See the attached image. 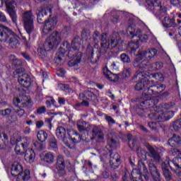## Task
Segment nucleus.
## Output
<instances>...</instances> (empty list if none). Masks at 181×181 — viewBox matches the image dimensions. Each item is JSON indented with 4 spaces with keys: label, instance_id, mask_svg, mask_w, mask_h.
Returning a JSON list of instances; mask_svg holds the SVG:
<instances>
[{
    "label": "nucleus",
    "instance_id": "nucleus-29",
    "mask_svg": "<svg viewBox=\"0 0 181 181\" xmlns=\"http://www.w3.org/2000/svg\"><path fill=\"white\" fill-rule=\"evenodd\" d=\"M181 144V137L179 135L173 134L171 139L168 140V144L172 148L179 146Z\"/></svg>",
    "mask_w": 181,
    "mask_h": 181
},
{
    "label": "nucleus",
    "instance_id": "nucleus-64",
    "mask_svg": "<svg viewBox=\"0 0 181 181\" xmlns=\"http://www.w3.org/2000/svg\"><path fill=\"white\" fill-rule=\"evenodd\" d=\"M32 124H33V122H32V120L26 121V124L27 125H32Z\"/></svg>",
    "mask_w": 181,
    "mask_h": 181
},
{
    "label": "nucleus",
    "instance_id": "nucleus-43",
    "mask_svg": "<svg viewBox=\"0 0 181 181\" xmlns=\"http://www.w3.org/2000/svg\"><path fill=\"white\" fill-rule=\"evenodd\" d=\"M177 163H175L174 161H170V164L173 165L175 166V168H177V169H181V158H178L177 159Z\"/></svg>",
    "mask_w": 181,
    "mask_h": 181
},
{
    "label": "nucleus",
    "instance_id": "nucleus-38",
    "mask_svg": "<svg viewBox=\"0 0 181 181\" xmlns=\"http://www.w3.org/2000/svg\"><path fill=\"white\" fill-rule=\"evenodd\" d=\"M127 139L129 141V146L131 149H134L137 145V141L136 139H132V134L127 135Z\"/></svg>",
    "mask_w": 181,
    "mask_h": 181
},
{
    "label": "nucleus",
    "instance_id": "nucleus-57",
    "mask_svg": "<svg viewBox=\"0 0 181 181\" xmlns=\"http://www.w3.org/2000/svg\"><path fill=\"white\" fill-rule=\"evenodd\" d=\"M107 94H108V96H109L112 100H115V95H114V94H112V92H111V90H107Z\"/></svg>",
    "mask_w": 181,
    "mask_h": 181
},
{
    "label": "nucleus",
    "instance_id": "nucleus-36",
    "mask_svg": "<svg viewBox=\"0 0 181 181\" xmlns=\"http://www.w3.org/2000/svg\"><path fill=\"white\" fill-rule=\"evenodd\" d=\"M37 137L40 142H45L47 139V133L45 130H40L37 134Z\"/></svg>",
    "mask_w": 181,
    "mask_h": 181
},
{
    "label": "nucleus",
    "instance_id": "nucleus-45",
    "mask_svg": "<svg viewBox=\"0 0 181 181\" xmlns=\"http://www.w3.org/2000/svg\"><path fill=\"white\" fill-rule=\"evenodd\" d=\"M105 118L107 122V123L109 124V125H114V124H115V120H114V119H112L111 116H108L107 115H105Z\"/></svg>",
    "mask_w": 181,
    "mask_h": 181
},
{
    "label": "nucleus",
    "instance_id": "nucleus-26",
    "mask_svg": "<svg viewBox=\"0 0 181 181\" xmlns=\"http://www.w3.org/2000/svg\"><path fill=\"white\" fill-rule=\"evenodd\" d=\"M103 74L110 81H118V75L112 74L107 66L103 68Z\"/></svg>",
    "mask_w": 181,
    "mask_h": 181
},
{
    "label": "nucleus",
    "instance_id": "nucleus-5",
    "mask_svg": "<svg viewBox=\"0 0 181 181\" xmlns=\"http://www.w3.org/2000/svg\"><path fill=\"white\" fill-rule=\"evenodd\" d=\"M19 36L5 25H0V42L7 43L12 49L19 46Z\"/></svg>",
    "mask_w": 181,
    "mask_h": 181
},
{
    "label": "nucleus",
    "instance_id": "nucleus-54",
    "mask_svg": "<svg viewBox=\"0 0 181 181\" xmlns=\"http://www.w3.org/2000/svg\"><path fill=\"white\" fill-rule=\"evenodd\" d=\"M43 125H45V122H43V121L40 120L36 122V127L37 128H38V129H40V127H42Z\"/></svg>",
    "mask_w": 181,
    "mask_h": 181
},
{
    "label": "nucleus",
    "instance_id": "nucleus-61",
    "mask_svg": "<svg viewBox=\"0 0 181 181\" xmlns=\"http://www.w3.org/2000/svg\"><path fill=\"white\" fill-rule=\"evenodd\" d=\"M24 134H30V128L27 127V128L24 130Z\"/></svg>",
    "mask_w": 181,
    "mask_h": 181
},
{
    "label": "nucleus",
    "instance_id": "nucleus-15",
    "mask_svg": "<svg viewBox=\"0 0 181 181\" xmlns=\"http://www.w3.org/2000/svg\"><path fill=\"white\" fill-rule=\"evenodd\" d=\"M5 4L8 14L11 18V21H13V23L16 25V22L18 21V15L16 14V11H15V8L18 6V4L15 1V0H5Z\"/></svg>",
    "mask_w": 181,
    "mask_h": 181
},
{
    "label": "nucleus",
    "instance_id": "nucleus-10",
    "mask_svg": "<svg viewBox=\"0 0 181 181\" xmlns=\"http://www.w3.org/2000/svg\"><path fill=\"white\" fill-rule=\"evenodd\" d=\"M145 148H146L148 153L145 150H141L139 153V157L141 159V160H146V155H148L150 158L153 159L154 162H159L160 160V155L156 152V150L151 146V144L146 143L144 144Z\"/></svg>",
    "mask_w": 181,
    "mask_h": 181
},
{
    "label": "nucleus",
    "instance_id": "nucleus-8",
    "mask_svg": "<svg viewBox=\"0 0 181 181\" xmlns=\"http://www.w3.org/2000/svg\"><path fill=\"white\" fill-rule=\"evenodd\" d=\"M22 165L19 163H14L11 165V175L12 176H17V181H28L30 177V172L25 170L24 172Z\"/></svg>",
    "mask_w": 181,
    "mask_h": 181
},
{
    "label": "nucleus",
    "instance_id": "nucleus-52",
    "mask_svg": "<svg viewBox=\"0 0 181 181\" xmlns=\"http://www.w3.org/2000/svg\"><path fill=\"white\" fill-rule=\"evenodd\" d=\"M153 78H156V80H160L162 78V77H163V75H162V74H154L153 75Z\"/></svg>",
    "mask_w": 181,
    "mask_h": 181
},
{
    "label": "nucleus",
    "instance_id": "nucleus-21",
    "mask_svg": "<svg viewBox=\"0 0 181 181\" xmlns=\"http://www.w3.org/2000/svg\"><path fill=\"white\" fill-rule=\"evenodd\" d=\"M57 173H64L66 164L64 163V158L62 155H59L57 159Z\"/></svg>",
    "mask_w": 181,
    "mask_h": 181
},
{
    "label": "nucleus",
    "instance_id": "nucleus-14",
    "mask_svg": "<svg viewBox=\"0 0 181 181\" xmlns=\"http://www.w3.org/2000/svg\"><path fill=\"white\" fill-rule=\"evenodd\" d=\"M23 22H24V28L28 35H30L33 30H35V27L33 25V15L32 11H25L22 16Z\"/></svg>",
    "mask_w": 181,
    "mask_h": 181
},
{
    "label": "nucleus",
    "instance_id": "nucleus-24",
    "mask_svg": "<svg viewBox=\"0 0 181 181\" xmlns=\"http://www.w3.org/2000/svg\"><path fill=\"white\" fill-rule=\"evenodd\" d=\"M162 25L163 28H176V22H175V18H170L168 16H165L162 20Z\"/></svg>",
    "mask_w": 181,
    "mask_h": 181
},
{
    "label": "nucleus",
    "instance_id": "nucleus-34",
    "mask_svg": "<svg viewBox=\"0 0 181 181\" xmlns=\"http://www.w3.org/2000/svg\"><path fill=\"white\" fill-rule=\"evenodd\" d=\"M6 141H8V135L5 133H0V149H5Z\"/></svg>",
    "mask_w": 181,
    "mask_h": 181
},
{
    "label": "nucleus",
    "instance_id": "nucleus-23",
    "mask_svg": "<svg viewBox=\"0 0 181 181\" xmlns=\"http://www.w3.org/2000/svg\"><path fill=\"white\" fill-rule=\"evenodd\" d=\"M92 135L95 138V139H98V141H103L104 139V133L101 128L98 126H95L92 129Z\"/></svg>",
    "mask_w": 181,
    "mask_h": 181
},
{
    "label": "nucleus",
    "instance_id": "nucleus-48",
    "mask_svg": "<svg viewBox=\"0 0 181 181\" xmlns=\"http://www.w3.org/2000/svg\"><path fill=\"white\" fill-rule=\"evenodd\" d=\"M15 152L17 155H21L22 153V148H21V146H19V144L16 145Z\"/></svg>",
    "mask_w": 181,
    "mask_h": 181
},
{
    "label": "nucleus",
    "instance_id": "nucleus-51",
    "mask_svg": "<svg viewBox=\"0 0 181 181\" xmlns=\"http://www.w3.org/2000/svg\"><path fill=\"white\" fill-rule=\"evenodd\" d=\"M58 103L59 105H64L66 104V99L64 98H58Z\"/></svg>",
    "mask_w": 181,
    "mask_h": 181
},
{
    "label": "nucleus",
    "instance_id": "nucleus-30",
    "mask_svg": "<svg viewBox=\"0 0 181 181\" xmlns=\"http://www.w3.org/2000/svg\"><path fill=\"white\" fill-rule=\"evenodd\" d=\"M64 54H67L66 51L64 49V48H63V47H61V50L59 51V54H57V57L54 59V62L57 64V66H60V64H62V60H63V56H64Z\"/></svg>",
    "mask_w": 181,
    "mask_h": 181
},
{
    "label": "nucleus",
    "instance_id": "nucleus-60",
    "mask_svg": "<svg viewBox=\"0 0 181 181\" xmlns=\"http://www.w3.org/2000/svg\"><path fill=\"white\" fill-rule=\"evenodd\" d=\"M156 69L158 70L160 69V68L162 67V63L160 62H156Z\"/></svg>",
    "mask_w": 181,
    "mask_h": 181
},
{
    "label": "nucleus",
    "instance_id": "nucleus-35",
    "mask_svg": "<svg viewBox=\"0 0 181 181\" xmlns=\"http://www.w3.org/2000/svg\"><path fill=\"white\" fill-rule=\"evenodd\" d=\"M21 141V145L23 151H28V148H29V145H30V139L28 137H23Z\"/></svg>",
    "mask_w": 181,
    "mask_h": 181
},
{
    "label": "nucleus",
    "instance_id": "nucleus-55",
    "mask_svg": "<svg viewBox=\"0 0 181 181\" xmlns=\"http://www.w3.org/2000/svg\"><path fill=\"white\" fill-rule=\"evenodd\" d=\"M170 2L171 5H173L174 6H177V5L180 4L179 0H170Z\"/></svg>",
    "mask_w": 181,
    "mask_h": 181
},
{
    "label": "nucleus",
    "instance_id": "nucleus-18",
    "mask_svg": "<svg viewBox=\"0 0 181 181\" xmlns=\"http://www.w3.org/2000/svg\"><path fill=\"white\" fill-rule=\"evenodd\" d=\"M56 25H57V17H52L45 21L44 28L42 29L44 35L50 33V32L56 28Z\"/></svg>",
    "mask_w": 181,
    "mask_h": 181
},
{
    "label": "nucleus",
    "instance_id": "nucleus-7",
    "mask_svg": "<svg viewBox=\"0 0 181 181\" xmlns=\"http://www.w3.org/2000/svg\"><path fill=\"white\" fill-rule=\"evenodd\" d=\"M117 146H118V142L112 139H109L108 144L106 146V148L110 153V165L112 169H117L121 163L119 161V154L111 152V151H112V149H115Z\"/></svg>",
    "mask_w": 181,
    "mask_h": 181
},
{
    "label": "nucleus",
    "instance_id": "nucleus-20",
    "mask_svg": "<svg viewBox=\"0 0 181 181\" xmlns=\"http://www.w3.org/2000/svg\"><path fill=\"white\" fill-rule=\"evenodd\" d=\"M56 135L59 139L62 141V142H64L65 145L70 146V144H69V142H67V137L66 136V129H64V127H59L56 129Z\"/></svg>",
    "mask_w": 181,
    "mask_h": 181
},
{
    "label": "nucleus",
    "instance_id": "nucleus-32",
    "mask_svg": "<svg viewBox=\"0 0 181 181\" xmlns=\"http://www.w3.org/2000/svg\"><path fill=\"white\" fill-rule=\"evenodd\" d=\"M55 156L52 152L46 153L44 156L43 160L45 163H53L54 162Z\"/></svg>",
    "mask_w": 181,
    "mask_h": 181
},
{
    "label": "nucleus",
    "instance_id": "nucleus-53",
    "mask_svg": "<svg viewBox=\"0 0 181 181\" xmlns=\"http://www.w3.org/2000/svg\"><path fill=\"white\" fill-rule=\"evenodd\" d=\"M0 22H6V17L1 11H0Z\"/></svg>",
    "mask_w": 181,
    "mask_h": 181
},
{
    "label": "nucleus",
    "instance_id": "nucleus-4",
    "mask_svg": "<svg viewBox=\"0 0 181 181\" xmlns=\"http://www.w3.org/2000/svg\"><path fill=\"white\" fill-rule=\"evenodd\" d=\"M13 104L16 105L15 108L12 110L11 108H6L1 110V115L4 117L6 115H11V112H13L16 117L20 118L25 115V110L22 108H29L32 105L30 97L26 95H22L13 99Z\"/></svg>",
    "mask_w": 181,
    "mask_h": 181
},
{
    "label": "nucleus",
    "instance_id": "nucleus-25",
    "mask_svg": "<svg viewBox=\"0 0 181 181\" xmlns=\"http://www.w3.org/2000/svg\"><path fill=\"white\" fill-rule=\"evenodd\" d=\"M47 12L52 14V8L47 7V8H42L37 15V21L38 23H42L43 22V18L45 15H47Z\"/></svg>",
    "mask_w": 181,
    "mask_h": 181
},
{
    "label": "nucleus",
    "instance_id": "nucleus-22",
    "mask_svg": "<svg viewBox=\"0 0 181 181\" xmlns=\"http://www.w3.org/2000/svg\"><path fill=\"white\" fill-rule=\"evenodd\" d=\"M148 169L150 173H151V176L155 181H160V173L158 171V168L153 163H148Z\"/></svg>",
    "mask_w": 181,
    "mask_h": 181
},
{
    "label": "nucleus",
    "instance_id": "nucleus-3",
    "mask_svg": "<svg viewBox=\"0 0 181 181\" xmlns=\"http://www.w3.org/2000/svg\"><path fill=\"white\" fill-rule=\"evenodd\" d=\"M81 46V38L75 37L71 45L68 41H64L62 45L64 50L66 51L67 56L72 59L68 62L69 67H76L81 62V52H78Z\"/></svg>",
    "mask_w": 181,
    "mask_h": 181
},
{
    "label": "nucleus",
    "instance_id": "nucleus-6",
    "mask_svg": "<svg viewBox=\"0 0 181 181\" xmlns=\"http://www.w3.org/2000/svg\"><path fill=\"white\" fill-rule=\"evenodd\" d=\"M101 38V53H107L111 49L117 47L118 43L121 42V37L118 33H113L109 37L107 38V35L103 34Z\"/></svg>",
    "mask_w": 181,
    "mask_h": 181
},
{
    "label": "nucleus",
    "instance_id": "nucleus-42",
    "mask_svg": "<svg viewBox=\"0 0 181 181\" xmlns=\"http://www.w3.org/2000/svg\"><path fill=\"white\" fill-rule=\"evenodd\" d=\"M49 146L50 148H52V149H57V141L56 140V138L53 137L51 139Z\"/></svg>",
    "mask_w": 181,
    "mask_h": 181
},
{
    "label": "nucleus",
    "instance_id": "nucleus-59",
    "mask_svg": "<svg viewBox=\"0 0 181 181\" xmlns=\"http://www.w3.org/2000/svg\"><path fill=\"white\" fill-rule=\"evenodd\" d=\"M118 21H119V17H118V16L113 17L112 22H114V23H117Z\"/></svg>",
    "mask_w": 181,
    "mask_h": 181
},
{
    "label": "nucleus",
    "instance_id": "nucleus-2",
    "mask_svg": "<svg viewBox=\"0 0 181 181\" xmlns=\"http://www.w3.org/2000/svg\"><path fill=\"white\" fill-rule=\"evenodd\" d=\"M138 47H139L138 42H131L128 45L129 52L131 53V54L136 56L134 61V67H139V69H145V67H146V64H145V61L141 60H143V59H145V60H151V59L156 56L158 50L156 49H151L146 52L139 51L138 54H136V49H138Z\"/></svg>",
    "mask_w": 181,
    "mask_h": 181
},
{
    "label": "nucleus",
    "instance_id": "nucleus-47",
    "mask_svg": "<svg viewBox=\"0 0 181 181\" xmlns=\"http://www.w3.org/2000/svg\"><path fill=\"white\" fill-rule=\"evenodd\" d=\"M45 112H46V107L45 106H42L40 107H39L38 109H37V114L38 115H42V114H45Z\"/></svg>",
    "mask_w": 181,
    "mask_h": 181
},
{
    "label": "nucleus",
    "instance_id": "nucleus-12",
    "mask_svg": "<svg viewBox=\"0 0 181 181\" xmlns=\"http://www.w3.org/2000/svg\"><path fill=\"white\" fill-rule=\"evenodd\" d=\"M133 83H137L134 86L135 90L141 91L146 87H148L150 84L148 78L145 77V74L143 71L137 73L132 78Z\"/></svg>",
    "mask_w": 181,
    "mask_h": 181
},
{
    "label": "nucleus",
    "instance_id": "nucleus-56",
    "mask_svg": "<svg viewBox=\"0 0 181 181\" xmlns=\"http://www.w3.org/2000/svg\"><path fill=\"white\" fill-rule=\"evenodd\" d=\"M13 136L14 141H16V142H18V141H19V138H21L19 133H14L13 134Z\"/></svg>",
    "mask_w": 181,
    "mask_h": 181
},
{
    "label": "nucleus",
    "instance_id": "nucleus-17",
    "mask_svg": "<svg viewBox=\"0 0 181 181\" xmlns=\"http://www.w3.org/2000/svg\"><path fill=\"white\" fill-rule=\"evenodd\" d=\"M144 170L143 173H146L148 170L145 167V164L142 162H139L138 169L134 168L132 172V177L133 181H143L142 180V174L141 170Z\"/></svg>",
    "mask_w": 181,
    "mask_h": 181
},
{
    "label": "nucleus",
    "instance_id": "nucleus-46",
    "mask_svg": "<svg viewBox=\"0 0 181 181\" xmlns=\"http://www.w3.org/2000/svg\"><path fill=\"white\" fill-rule=\"evenodd\" d=\"M88 105H90V103H88V101L84 100L80 103H76L77 107H83V106L88 107Z\"/></svg>",
    "mask_w": 181,
    "mask_h": 181
},
{
    "label": "nucleus",
    "instance_id": "nucleus-58",
    "mask_svg": "<svg viewBox=\"0 0 181 181\" xmlns=\"http://www.w3.org/2000/svg\"><path fill=\"white\" fill-rule=\"evenodd\" d=\"M23 57H25L26 60H30V57L29 56V54L25 53V52H23L21 53Z\"/></svg>",
    "mask_w": 181,
    "mask_h": 181
},
{
    "label": "nucleus",
    "instance_id": "nucleus-11",
    "mask_svg": "<svg viewBox=\"0 0 181 181\" xmlns=\"http://www.w3.org/2000/svg\"><path fill=\"white\" fill-rule=\"evenodd\" d=\"M158 0H146V3L148 4V6H151V10L152 11L153 13L157 18L160 19L163 18L165 15H166L167 8L165 6H162L159 5Z\"/></svg>",
    "mask_w": 181,
    "mask_h": 181
},
{
    "label": "nucleus",
    "instance_id": "nucleus-41",
    "mask_svg": "<svg viewBox=\"0 0 181 181\" xmlns=\"http://www.w3.org/2000/svg\"><path fill=\"white\" fill-rule=\"evenodd\" d=\"M120 59L123 62V63H129L131 62V59L129 56L127 54H122L120 55Z\"/></svg>",
    "mask_w": 181,
    "mask_h": 181
},
{
    "label": "nucleus",
    "instance_id": "nucleus-63",
    "mask_svg": "<svg viewBox=\"0 0 181 181\" xmlns=\"http://www.w3.org/2000/svg\"><path fill=\"white\" fill-rule=\"evenodd\" d=\"M112 67L113 69H117V63L116 62H112Z\"/></svg>",
    "mask_w": 181,
    "mask_h": 181
},
{
    "label": "nucleus",
    "instance_id": "nucleus-31",
    "mask_svg": "<svg viewBox=\"0 0 181 181\" xmlns=\"http://www.w3.org/2000/svg\"><path fill=\"white\" fill-rule=\"evenodd\" d=\"M84 95L86 97H88V100H91L92 101H94V100H95L97 98V95H95V94H94V93H93L90 90H85L84 93L79 94L80 98H83V97H84Z\"/></svg>",
    "mask_w": 181,
    "mask_h": 181
},
{
    "label": "nucleus",
    "instance_id": "nucleus-13",
    "mask_svg": "<svg viewBox=\"0 0 181 181\" xmlns=\"http://www.w3.org/2000/svg\"><path fill=\"white\" fill-rule=\"evenodd\" d=\"M23 71H25V69L20 67L13 72V75L18 74V81L19 84L25 88H29L30 84H32V79H30V76L28 74H23Z\"/></svg>",
    "mask_w": 181,
    "mask_h": 181
},
{
    "label": "nucleus",
    "instance_id": "nucleus-1",
    "mask_svg": "<svg viewBox=\"0 0 181 181\" xmlns=\"http://www.w3.org/2000/svg\"><path fill=\"white\" fill-rule=\"evenodd\" d=\"M166 86L163 84H157L153 86H150L145 89L143 93V97L145 101L141 102L139 105V109L137 110L138 114L141 117H145V112H148V118L150 119H156L160 121V122H163L164 121H168L170 119L175 115V112L171 111L175 107V103H163L160 106L156 107L155 105L158 103V100H155V98H151L152 94H160L162 91L165 90Z\"/></svg>",
    "mask_w": 181,
    "mask_h": 181
},
{
    "label": "nucleus",
    "instance_id": "nucleus-28",
    "mask_svg": "<svg viewBox=\"0 0 181 181\" xmlns=\"http://www.w3.org/2000/svg\"><path fill=\"white\" fill-rule=\"evenodd\" d=\"M25 151V154L24 156L25 160H26L28 163H33L36 156V154H35V151L32 149H28Z\"/></svg>",
    "mask_w": 181,
    "mask_h": 181
},
{
    "label": "nucleus",
    "instance_id": "nucleus-19",
    "mask_svg": "<svg viewBox=\"0 0 181 181\" xmlns=\"http://www.w3.org/2000/svg\"><path fill=\"white\" fill-rule=\"evenodd\" d=\"M161 168L166 180H172V173L169 171V168L172 169L170 161L168 159L163 161L161 164Z\"/></svg>",
    "mask_w": 181,
    "mask_h": 181
},
{
    "label": "nucleus",
    "instance_id": "nucleus-49",
    "mask_svg": "<svg viewBox=\"0 0 181 181\" xmlns=\"http://www.w3.org/2000/svg\"><path fill=\"white\" fill-rule=\"evenodd\" d=\"M101 177H103L104 179H107V178L110 177V173L108 172L107 170L102 172Z\"/></svg>",
    "mask_w": 181,
    "mask_h": 181
},
{
    "label": "nucleus",
    "instance_id": "nucleus-27",
    "mask_svg": "<svg viewBox=\"0 0 181 181\" xmlns=\"http://www.w3.org/2000/svg\"><path fill=\"white\" fill-rule=\"evenodd\" d=\"M76 125L80 132H83V131H89L91 129V126L90 124L83 120H78L76 123Z\"/></svg>",
    "mask_w": 181,
    "mask_h": 181
},
{
    "label": "nucleus",
    "instance_id": "nucleus-44",
    "mask_svg": "<svg viewBox=\"0 0 181 181\" xmlns=\"http://www.w3.org/2000/svg\"><path fill=\"white\" fill-rule=\"evenodd\" d=\"M169 153L172 156H177V155H181L180 151L177 148H171V150L169 151Z\"/></svg>",
    "mask_w": 181,
    "mask_h": 181
},
{
    "label": "nucleus",
    "instance_id": "nucleus-62",
    "mask_svg": "<svg viewBox=\"0 0 181 181\" xmlns=\"http://www.w3.org/2000/svg\"><path fill=\"white\" fill-rule=\"evenodd\" d=\"M140 129H141V131H144V132H146L148 131V129H146V127L144 126H140Z\"/></svg>",
    "mask_w": 181,
    "mask_h": 181
},
{
    "label": "nucleus",
    "instance_id": "nucleus-37",
    "mask_svg": "<svg viewBox=\"0 0 181 181\" xmlns=\"http://www.w3.org/2000/svg\"><path fill=\"white\" fill-rule=\"evenodd\" d=\"M9 61L13 64V66H22V61L16 58L13 54L9 56Z\"/></svg>",
    "mask_w": 181,
    "mask_h": 181
},
{
    "label": "nucleus",
    "instance_id": "nucleus-40",
    "mask_svg": "<svg viewBox=\"0 0 181 181\" xmlns=\"http://www.w3.org/2000/svg\"><path fill=\"white\" fill-rule=\"evenodd\" d=\"M49 99L46 101V105L48 108H52V105L56 106V100L52 97H49Z\"/></svg>",
    "mask_w": 181,
    "mask_h": 181
},
{
    "label": "nucleus",
    "instance_id": "nucleus-9",
    "mask_svg": "<svg viewBox=\"0 0 181 181\" xmlns=\"http://www.w3.org/2000/svg\"><path fill=\"white\" fill-rule=\"evenodd\" d=\"M62 42L61 34L59 32L52 33L46 40L44 44V50L45 52H50L52 49L57 47Z\"/></svg>",
    "mask_w": 181,
    "mask_h": 181
},
{
    "label": "nucleus",
    "instance_id": "nucleus-16",
    "mask_svg": "<svg viewBox=\"0 0 181 181\" xmlns=\"http://www.w3.org/2000/svg\"><path fill=\"white\" fill-rule=\"evenodd\" d=\"M127 35H131V36L132 37H135V36H137V37L139 38V40H137V41L139 40V42H148V35H147L142 34L141 30H138V29L135 30V28H134L131 25H129L127 28Z\"/></svg>",
    "mask_w": 181,
    "mask_h": 181
},
{
    "label": "nucleus",
    "instance_id": "nucleus-39",
    "mask_svg": "<svg viewBox=\"0 0 181 181\" xmlns=\"http://www.w3.org/2000/svg\"><path fill=\"white\" fill-rule=\"evenodd\" d=\"M148 127L153 131H158L160 125L159 124V122H148Z\"/></svg>",
    "mask_w": 181,
    "mask_h": 181
},
{
    "label": "nucleus",
    "instance_id": "nucleus-50",
    "mask_svg": "<svg viewBox=\"0 0 181 181\" xmlns=\"http://www.w3.org/2000/svg\"><path fill=\"white\" fill-rule=\"evenodd\" d=\"M93 40H95V42H97L98 40V38H100V32L95 31L93 35Z\"/></svg>",
    "mask_w": 181,
    "mask_h": 181
},
{
    "label": "nucleus",
    "instance_id": "nucleus-33",
    "mask_svg": "<svg viewBox=\"0 0 181 181\" xmlns=\"http://www.w3.org/2000/svg\"><path fill=\"white\" fill-rule=\"evenodd\" d=\"M132 74V69L129 67L124 68L122 73H120V77L121 78H123L124 80H127V78H129L131 77V75Z\"/></svg>",
    "mask_w": 181,
    "mask_h": 181
}]
</instances>
